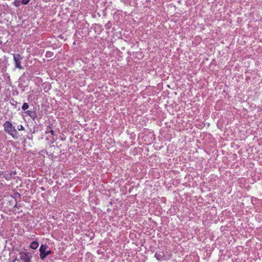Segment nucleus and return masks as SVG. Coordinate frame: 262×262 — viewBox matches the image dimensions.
<instances>
[{
	"mask_svg": "<svg viewBox=\"0 0 262 262\" xmlns=\"http://www.w3.org/2000/svg\"><path fill=\"white\" fill-rule=\"evenodd\" d=\"M5 132L8 135L11 136L14 139H18L19 136H18V132L15 129V126H13L12 123L9 121H6L3 124Z\"/></svg>",
	"mask_w": 262,
	"mask_h": 262,
	"instance_id": "nucleus-1",
	"label": "nucleus"
},
{
	"mask_svg": "<svg viewBox=\"0 0 262 262\" xmlns=\"http://www.w3.org/2000/svg\"><path fill=\"white\" fill-rule=\"evenodd\" d=\"M19 259L22 262H31L32 254L29 252L21 251L19 253Z\"/></svg>",
	"mask_w": 262,
	"mask_h": 262,
	"instance_id": "nucleus-2",
	"label": "nucleus"
},
{
	"mask_svg": "<svg viewBox=\"0 0 262 262\" xmlns=\"http://www.w3.org/2000/svg\"><path fill=\"white\" fill-rule=\"evenodd\" d=\"M48 248V246L46 245H41L39 248L40 252V257L41 259H44L46 257L51 254V250H46Z\"/></svg>",
	"mask_w": 262,
	"mask_h": 262,
	"instance_id": "nucleus-3",
	"label": "nucleus"
},
{
	"mask_svg": "<svg viewBox=\"0 0 262 262\" xmlns=\"http://www.w3.org/2000/svg\"><path fill=\"white\" fill-rule=\"evenodd\" d=\"M13 58L15 61V66H20V59H21V56L19 54H13Z\"/></svg>",
	"mask_w": 262,
	"mask_h": 262,
	"instance_id": "nucleus-4",
	"label": "nucleus"
},
{
	"mask_svg": "<svg viewBox=\"0 0 262 262\" xmlns=\"http://www.w3.org/2000/svg\"><path fill=\"white\" fill-rule=\"evenodd\" d=\"M165 255L164 252H156L155 254V257L156 258V259L158 260H163L165 259Z\"/></svg>",
	"mask_w": 262,
	"mask_h": 262,
	"instance_id": "nucleus-5",
	"label": "nucleus"
},
{
	"mask_svg": "<svg viewBox=\"0 0 262 262\" xmlns=\"http://www.w3.org/2000/svg\"><path fill=\"white\" fill-rule=\"evenodd\" d=\"M26 113L33 120H34L37 117L36 113L34 111L28 110L26 112Z\"/></svg>",
	"mask_w": 262,
	"mask_h": 262,
	"instance_id": "nucleus-6",
	"label": "nucleus"
},
{
	"mask_svg": "<svg viewBox=\"0 0 262 262\" xmlns=\"http://www.w3.org/2000/svg\"><path fill=\"white\" fill-rule=\"evenodd\" d=\"M38 245H39V244H38V243L37 242L33 241V242H32L31 243V244L30 245V247L31 249L35 250V249H36L38 248Z\"/></svg>",
	"mask_w": 262,
	"mask_h": 262,
	"instance_id": "nucleus-7",
	"label": "nucleus"
},
{
	"mask_svg": "<svg viewBox=\"0 0 262 262\" xmlns=\"http://www.w3.org/2000/svg\"><path fill=\"white\" fill-rule=\"evenodd\" d=\"M89 61H90L89 59L84 58V59H79L77 60V62H78V64L81 65L82 64H88Z\"/></svg>",
	"mask_w": 262,
	"mask_h": 262,
	"instance_id": "nucleus-8",
	"label": "nucleus"
},
{
	"mask_svg": "<svg viewBox=\"0 0 262 262\" xmlns=\"http://www.w3.org/2000/svg\"><path fill=\"white\" fill-rule=\"evenodd\" d=\"M11 177H12V174L11 173H7V174H5L4 176V177L5 178V179L7 180H9L10 179H11Z\"/></svg>",
	"mask_w": 262,
	"mask_h": 262,
	"instance_id": "nucleus-9",
	"label": "nucleus"
},
{
	"mask_svg": "<svg viewBox=\"0 0 262 262\" xmlns=\"http://www.w3.org/2000/svg\"><path fill=\"white\" fill-rule=\"evenodd\" d=\"M29 104L27 103H24L21 107L22 109L24 111L26 110L29 108Z\"/></svg>",
	"mask_w": 262,
	"mask_h": 262,
	"instance_id": "nucleus-10",
	"label": "nucleus"
},
{
	"mask_svg": "<svg viewBox=\"0 0 262 262\" xmlns=\"http://www.w3.org/2000/svg\"><path fill=\"white\" fill-rule=\"evenodd\" d=\"M17 128L19 131H21V130H25V127L22 125H18L17 127Z\"/></svg>",
	"mask_w": 262,
	"mask_h": 262,
	"instance_id": "nucleus-11",
	"label": "nucleus"
},
{
	"mask_svg": "<svg viewBox=\"0 0 262 262\" xmlns=\"http://www.w3.org/2000/svg\"><path fill=\"white\" fill-rule=\"evenodd\" d=\"M30 1V0H22L21 3L22 4L26 5L29 3Z\"/></svg>",
	"mask_w": 262,
	"mask_h": 262,
	"instance_id": "nucleus-12",
	"label": "nucleus"
},
{
	"mask_svg": "<svg viewBox=\"0 0 262 262\" xmlns=\"http://www.w3.org/2000/svg\"><path fill=\"white\" fill-rule=\"evenodd\" d=\"M53 55V53L51 52H47L46 53V56L47 57H51Z\"/></svg>",
	"mask_w": 262,
	"mask_h": 262,
	"instance_id": "nucleus-13",
	"label": "nucleus"
},
{
	"mask_svg": "<svg viewBox=\"0 0 262 262\" xmlns=\"http://www.w3.org/2000/svg\"><path fill=\"white\" fill-rule=\"evenodd\" d=\"M14 5L16 7H18L20 5V2L17 1H15L14 2Z\"/></svg>",
	"mask_w": 262,
	"mask_h": 262,
	"instance_id": "nucleus-14",
	"label": "nucleus"
},
{
	"mask_svg": "<svg viewBox=\"0 0 262 262\" xmlns=\"http://www.w3.org/2000/svg\"><path fill=\"white\" fill-rule=\"evenodd\" d=\"M49 133H50L52 136L54 135V131L53 129H51Z\"/></svg>",
	"mask_w": 262,
	"mask_h": 262,
	"instance_id": "nucleus-15",
	"label": "nucleus"
},
{
	"mask_svg": "<svg viewBox=\"0 0 262 262\" xmlns=\"http://www.w3.org/2000/svg\"><path fill=\"white\" fill-rule=\"evenodd\" d=\"M105 28H106V29H110V27H107V25H106L105 26Z\"/></svg>",
	"mask_w": 262,
	"mask_h": 262,
	"instance_id": "nucleus-16",
	"label": "nucleus"
},
{
	"mask_svg": "<svg viewBox=\"0 0 262 262\" xmlns=\"http://www.w3.org/2000/svg\"><path fill=\"white\" fill-rule=\"evenodd\" d=\"M17 68H19V69H21V67L20 66H19V67H17Z\"/></svg>",
	"mask_w": 262,
	"mask_h": 262,
	"instance_id": "nucleus-17",
	"label": "nucleus"
}]
</instances>
